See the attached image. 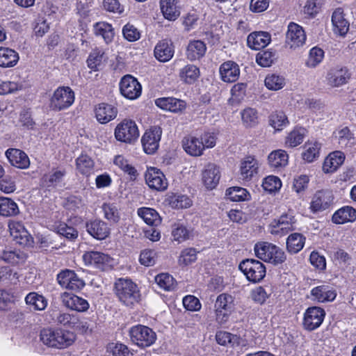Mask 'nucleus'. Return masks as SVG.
I'll return each instance as SVG.
<instances>
[{"label": "nucleus", "mask_w": 356, "mask_h": 356, "mask_svg": "<svg viewBox=\"0 0 356 356\" xmlns=\"http://www.w3.org/2000/svg\"><path fill=\"white\" fill-rule=\"evenodd\" d=\"M40 338L42 343L49 348L64 349L73 344L76 334L61 328H46L41 330Z\"/></svg>", "instance_id": "nucleus-1"}, {"label": "nucleus", "mask_w": 356, "mask_h": 356, "mask_svg": "<svg viewBox=\"0 0 356 356\" xmlns=\"http://www.w3.org/2000/svg\"><path fill=\"white\" fill-rule=\"evenodd\" d=\"M115 293L120 302L129 306L140 300L138 286L129 279L120 278L115 283Z\"/></svg>", "instance_id": "nucleus-2"}, {"label": "nucleus", "mask_w": 356, "mask_h": 356, "mask_svg": "<svg viewBox=\"0 0 356 356\" xmlns=\"http://www.w3.org/2000/svg\"><path fill=\"white\" fill-rule=\"evenodd\" d=\"M254 250L259 259L275 265L284 263L286 259L282 249L268 242L256 243Z\"/></svg>", "instance_id": "nucleus-3"}, {"label": "nucleus", "mask_w": 356, "mask_h": 356, "mask_svg": "<svg viewBox=\"0 0 356 356\" xmlns=\"http://www.w3.org/2000/svg\"><path fill=\"white\" fill-rule=\"evenodd\" d=\"M131 341L140 348H146L152 346L156 339V334L150 327L137 325L133 326L129 330Z\"/></svg>", "instance_id": "nucleus-4"}, {"label": "nucleus", "mask_w": 356, "mask_h": 356, "mask_svg": "<svg viewBox=\"0 0 356 356\" xmlns=\"http://www.w3.org/2000/svg\"><path fill=\"white\" fill-rule=\"evenodd\" d=\"M239 269L245 275L247 279L252 282H259L266 275V267L259 261L254 259H246L239 264Z\"/></svg>", "instance_id": "nucleus-5"}, {"label": "nucleus", "mask_w": 356, "mask_h": 356, "mask_svg": "<svg viewBox=\"0 0 356 356\" xmlns=\"http://www.w3.org/2000/svg\"><path fill=\"white\" fill-rule=\"evenodd\" d=\"M74 101V93L70 87H59L51 98L50 107L54 111H61L70 106Z\"/></svg>", "instance_id": "nucleus-6"}, {"label": "nucleus", "mask_w": 356, "mask_h": 356, "mask_svg": "<svg viewBox=\"0 0 356 356\" xmlns=\"http://www.w3.org/2000/svg\"><path fill=\"white\" fill-rule=\"evenodd\" d=\"M115 138L122 142L131 143L139 136L136 123L132 120H124L115 129Z\"/></svg>", "instance_id": "nucleus-7"}, {"label": "nucleus", "mask_w": 356, "mask_h": 356, "mask_svg": "<svg viewBox=\"0 0 356 356\" xmlns=\"http://www.w3.org/2000/svg\"><path fill=\"white\" fill-rule=\"evenodd\" d=\"M162 130L161 127L154 126L147 130L142 137L141 143L146 154H154L158 149Z\"/></svg>", "instance_id": "nucleus-8"}, {"label": "nucleus", "mask_w": 356, "mask_h": 356, "mask_svg": "<svg viewBox=\"0 0 356 356\" xmlns=\"http://www.w3.org/2000/svg\"><path fill=\"white\" fill-rule=\"evenodd\" d=\"M141 86L136 78L125 75L120 83L121 94L127 99H135L141 94Z\"/></svg>", "instance_id": "nucleus-9"}, {"label": "nucleus", "mask_w": 356, "mask_h": 356, "mask_svg": "<svg viewBox=\"0 0 356 356\" xmlns=\"http://www.w3.org/2000/svg\"><path fill=\"white\" fill-rule=\"evenodd\" d=\"M306 40L303 29L297 24L291 22L288 26L286 35V44L290 49H296L302 46Z\"/></svg>", "instance_id": "nucleus-10"}, {"label": "nucleus", "mask_w": 356, "mask_h": 356, "mask_svg": "<svg viewBox=\"0 0 356 356\" xmlns=\"http://www.w3.org/2000/svg\"><path fill=\"white\" fill-rule=\"evenodd\" d=\"M325 312L318 307L308 308L304 316L303 325L308 330H314L318 327L324 318Z\"/></svg>", "instance_id": "nucleus-11"}, {"label": "nucleus", "mask_w": 356, "mask_h": 356, "mask_svg": "<svg viewBox=\"0 0 356 356\" xmlns=\"http://www.w3.org/2000/svg\"><path fill=\"white\" fill-rule=\"evenodd\" d=\"M87 232L97 240H104L107 238L111 232V229L107 223L99 219L91 220L86 223Z\"/></svg>", "instance_id": "nucleus-12"}, {"label": "nucleus", "mask_w": 356, "mask_h": 356, "mask_svg": "<svg viewBox=\"0 0 356 356\" xmlns=\"http://www.w3.org/2000/svg\"><path fill=\"white\" fill-rule=\"evenodd\" d=\"M60 298L63 305L70 309L83 312L89 308V303L86 300L73 293H63Z\"/></svg>", "instance_id": "nucleus-13"}, {"label": "nucleus", "mask_w": 356, "mask_h": 356, "mask_svg": "<svg viewBox=\"0 0 356 356\" xmlns=\"http://www.w3.org/2000/svg\"><path fill=\"white\" fill-rule=\"evenodd\" d=\"M145 181L147 185L157 191H162L167 188L168 182L163 172L155 168L148 169L145 174Z\"/></svg>", "instance_id": "nucleus-14"}, {"label": "nucleus", "mask_w": 356, "mask_h": 356, "mask_svg": "<svg viewBox=\"0 0 356 356\" xmlns=\"http://www.w3.org/2000/svg\"><path fill=\"white\" fill-rule=\"evenodd\" d=\"M333 200L330 191L322 190L317 191L313 196L310 209L313 212H318L327 209Z\"/></svg>", "instance_id": "nucleus-15"}, {"label": "nucleus", "mask_w": 356, "mask_h": 356, "mask_svg": "<svg viewBox=\"0 0 356 356\" xmlns=\"http://www.w3.org/2000/svg\"><path fill=\"white\" fill-rule=\"evenodd\" d=\"M95 113L99 122L106 124L116 118L118 109L111 104L101 103L95 106Z\"/></svg>", "instance_id": "nucleus-16"}, {"label": "nucleus", "mask_w": 356, "mask_h": 356, "mask_svg": "<svg viewBox=\"0 0 356 356\" xmlns=\"http://www.w3.org/2000/svg\"><path fill=\"white\" fill-rule=\"evenodd\" d=\"M259 164L252 156H246L241 162L240 179L250 181L258 173Z\"/></svg>", "instance_id": "nucleus-17"}, {"label": "nucleus", "mask_w": 356, "mask_h": 356, "mask_svg": "<svg viewBox=\"0 0 356 356\" xmlns=\"http://www.w3.org/2000/svg\"><path fill=\"white\" fill-rule=\"evenodd\" d=\"M6 156L10 164L21 169L28 168L30 161L25 152L18 149H8L6 152Z\"/></svg>", "instance_id": "nucleus-18"}, {"label": "nucleus", "mask_w": 356, "mask_h": 356, "mask_svg": "<svg viewBox=\"0 0 356 356\" xmlns=\"http://www.w3.org/2000/svg\"><path fill=\"white\" fill-rule=\"evenodd\" d=\"M220 74L222 80L225 82L232 83L236 81L240 75L238 65L234 61H227L220 67Z\"/></svg>", "instance_id": "nucleus-19"}, {"label": "nucleus", "mask_w": 356, "mask_h": 356, "mask_svg": "<svg viewBox=\"0 0 356 356\" xmlns=\"http://www.w3.org/2000/svg\"><path fill=\"white\" fill-rule=\"evenodd\" d=\"M10 232L17 243L22 245H29L33 242V238L20 223L9 225Z\"/></svg>", "instance_id": "nucleus-20"}, {"label": "nucleus", "mask_w": 356, "mask_h": 356, "mask_svg": "<svg viewBox=\"0 0 356 356\" xmlns=\"http://www.w3.org/2000/svg\"><path fill=\"white\" fill-rule=\"evenodd\" d=\"M270 40V35L268 32H253L248 36L247 43L251 49L258 50L266 47Z\"/></svg>", "instance_id": "nucleus-21"}, {"label": "nucleus", "mask_w": 356, "mask_h": 356, "mask_svg": "<svg viewBox=\"0 0 356 356\" xmlns=\"http://www.w3.org/2000/svg\"><path fill=\"white\" fill-rule=\"evenodd\" d=\"M220 179V171L213 163H209L202 172V180L207 188L216 187Z\"/></svg>", "instance_id": "nucleus-22"}, {"label": "nucleus", "mask_w": 356, "mask_h": 356, "mask_svg": "<svg viewBox=\"0 0 356 356\" xmlns=\"http://www.w3.org/2000/svg\"><path fill=\"white\" fill-rule=\"evenodd\" d=\"M350 74L346 68H334L329 71L327 79L329 85L332 87H339L346 83Z\"/></svg>", "instance_id": "nucleus-23"}, {"label": "nucleus", "mask_w": 356, "mask_h": 356, "mask_svg": "<svg viewBox=\"0 0 356 356\" xmlns=\"http://www.w3.org/2000/svg\"><path fill=\"white\" fill-rule=\"evenodd\" d=\"M83 259L86 264L94 265L97 268H102L112 260L108 254L97 251L86 252L83 255Z\"/></svg>", "instance_id": "nucleus-24"}, {"label": "nucleus", "mask_w": 356, "mask_h": 356, "mask_svg": "<svg viewBox=\"0 0 356 356\" xmlns=\"http://www.w3.org/2000/svg\"><path fill=\"white\" fill-rule=\"evenodd\" d=\"M332 22L334 31L339 32L341 35H346L349 30L350 24L345 19L343 10L341 8H337L334 10L332 15Z\"/></svg>", "instance_id": "nucleus-25"}, {"label": "nucleus", "mask_w": 356, "mask_h": 356, "mask_svg": "<svg viewBox=\"0 0 356 356\" xmlns=\"http://www.w3.org/2000/svg\"><path fill=\"white\" fill-rule=\"evenodd\" d=\"M344 159V154L340 151L330 153L324 161L323 170L325 173L335 171L343 163Z\"/></svg>", "instance_id": "nucleus-26"}, {"label": "nucleus", "mask_w": 356, "mask_h": 356, "mask_svg": "<svg viewBox=\"0 0 356 356\" xmlns=\"http://www.w3.org/2000/svg\"><path fill=\"white\" fill-rule=\"evenodd\" d=\"M156 104L162 109L174 113L182 111L186 106V104L183 100L173 97L158 99L156 100Z\"/></svg>", "instance_id": "nucleus-27"}, {"label": "nucleus", "mask_w": 356, "mask_h": 356, "mask_svg": "<svg viewBox=\"0 0 356 356\" xmlns=\"http://www.w3.org/2000/svg\"><path fill=\"white\" fill-rule=\"evenodd\" d=\"M332 219L336 224L354 222L356 220V209L348 206L342 207L333 214Z\"/></svg>", "instance_id": "nucleus-28"}, {"label": "nucleus", "mask_w": 356, "mask_h": 356, "mask_svg": "<svg viewBox=\"0 0 356 356\" xmlns=\"http://www.w3.org/2000/svg\"><path fill=\"white\" fill-rule=\"evenodd\" d=\"M182 145L188 154L194 156H200L204 150L202 142L198 138L191 136L183 139Z\"/></svg>", "instance_id": "nucleus-29"}, {"label": "nucleus", "mask_w": 356, "mask_h": 356, "mask_svg": "<svg viewBox=\"0 0 356 356\" xmlns=\"http://www.w3.org/2000/svg\"><path fill=\"white\" fill-rule=\"evenodd\" d=\"M206 50V44L202 41H191L186 49V57L190 60H198L204 56Z\"/></svg>", "instance_id": "nucleus-30"}, {"label": "nucleus", "mask_w": 356, "mask_h": 356, "mask_svg": "<svg viewBox=\"0 0 356 356\" xmlns=\"http://www.w3.org/2000/svg\"><path fill=\"white\" fill-rule=\"evenodd\" d=\"M18 53L8 47H0V66L3 67H12L19 60Z\"/></svg>", "instance_id": "nucleus-31"}, {"label": "nucleus", "mask_w": 356, "mask_h": 356, "mask_svg": "<svg viewBox=\"0 0 356 356\" xmlns=\"http://www.w3.org/2000/svg\"><path fill=\"white\" fill-rule=\"evenodd\" d=\"M172 43L167 40L160 41L154 48V56L161 62L168 61L173 56Z\"/></svg>", "instance_id": "nucleus-32"}, {"label": "nucleus", "mask_w": 356, "mask_h": 356, "mask_svg": "<svg viewBox=\"0 0 356 356\" xmlns=\"http://www.w3.org/2000/svg\"><path fill=\"white\" fill-rule=\"evenodd\" d=\"M138 216L143 219L146 224L156 227L161 223V218L157 211L152 208L143 207L138 210Z\"/></svg>", "instance_id": "nucleus-33"}, {"label": "nucleus", "mask_w": 356, "mask_h": 356, "mask_svg": "<svg viewBox=\"0 0 356 356\" xmlns=\"http://www.w3.org/2000/svg\"><path fill=\"white\" fill-rule=\"evenodd\" d=\"M66 174L65 170L53 169L49 174H45L41 180L42 185L44 187L49 188L57 186L63 181Z\"/></svg>", "instance_id": "nucleus-34"}, {"label": "nucleus", "mask_w": 356, "mask_h": 356, "mask_svg": "<svg viewBox=\"0 0 356 356\" xmlns=\"http://www.w3.org/2000/svg\"><path fill=\"white\" fill-rule=\"evenodd\" d=\"M305 237L300 233L290 234L286 240V249L291 254L300 252L304 247Z\"/></svg>", "instance_id": "nucleus-35"}, {"label": "nucleus", "mask_w": 356, "mask_h": 356, "mask_svg": "<svg viewBox=\"0 0 356 356\" xmlns=\"http://www.w3.org/2000/svg\"><path fill=\"white\" fill-rule=\"evenodd\" d=\"M311 295L321 302L332 301L335 299L337 296L334 291L329 289V287L325 285L314 288L311 291Z\"/></svg>", "instance_id": "nucleus-36"}, {"label": "nucleus", "mask_w": 356, "mask_h": 356, "mask_svg": "<svg viewBox=\"0 0 356 356\" xmlns=\"http://www.w3.org/2000/svg\"><path fill=\"white\" fill-rule=\"evenodd\" d=\"M19 213V208L13 200L8 197H0V216L11 217Z\"/></svg>", "instance_id": "nucleus-37"}, {"label": "nucleus", "mask_w": 356, "mask_h": 356, "mask_svg": "<svg viewBox=\"0 0 356 356\" xmlns=\"http://www.w3.org/2000/svg\"><path fill=\"white\" fill-rule=\"evenodd\" d=\"M160 7L164 17L169 20H175L179 15L175 0H161Z\"/></svg>", "instance_id": "nucleus-38"}, {"label": "nucleus", "mask_w": 356, "mask_h": 356, "mask_svg": "<svg viewBox=\"0 0 356 356\" xmlns=\"http://www.w3.org/2000/svg\"><path fill=\"white\" fill-rule=\"evenodd\" d=\"M288 154L282 149L272 152L268 157L269 164L273 168L285 166L288 163Z\"/></svg>", "instance_id": "nucleus-39"}, {"label": "nucleus", "mask_w": 356, "mask_h": 356, "mask_svg": "<svg viewBox=\"0 0 356 356\" xmlns=\"http://www.w3.org/2000/svg\"><path fill=\"white\" fill-rule=\"evenodd\" d=\"M199 76V68L194 65H186L179 72L181 79L187 83H193L197 80Z\"/></svg>", "instance_id": "nucleus-40"}, {"label": "nucleus", "mask_w": 356, "mask_h": 356, "mask_svg": "<svg viewBox=\"0 0 356 356\" xmlns=\"http://www.w3.org/2000/svg\"><path fill=\"white\" fill-rule=\"evenodd\" d=\"M26 303L35 310H44L47 305V299L35 292L29 293L25 298Z\"/></svg>", "instance_id": "nucleus-41"}, {"label": "nucleus", "mask_w": 356, "mask_h": 356, "mask_svg": "<svg viewBox=\"0 0 356 356\" xmlns=\"http://www.w3.org/2000/svg\"><path fill=\"white\" fill-rule=\"evenodd\" d=\"M95 33L101 35L106 43H109L113 38L114 32L111 24L106 22H98L95 25Z\"/></svg>", "instance_id": "nucleus-42"}, {"label": "nucleus", "mask_w": 356, "mask_h": 356, "mask_svg": "<svg viewBox=\"0 0 356 356\" xmlns=\"http://www.w3.org/2000/svg\"><path fill=\"white\" fill-rule=\"evenodd\" d=\"M0 258L10 264H17L26 260V255L19 251L5 250L1 254Z\"/></svg>", "instance_id": "nucleus-43"}, {"label": "nucleus", "mask_w": 356, "mask_h": 356, "mask_svg": "<svg viewBox=\"0 0 356 356\" xmlns=\"http://www.w3.org/2000/svg\"><path fill=\"white\" fill-rule=\"evenodd\" d=\"M305 151L302 153V159L308 163H312L319 156L320 143L317 142L305 143Z\"/></svg>", "instance_id": "nucleus-44"}, {"label": "nucleus", "mask_w": 356, "mask_h": 356, "mask_svg": "<svg viewBox=\"0 0 356 356\" xmlns=\"http://www.w3.org/2000/svg\"><path fill=\"white\" fill-rule=\"evenodd\" d=\"M216 339L218 344L226 346L231 344L232 346H238L240 344V337L232 334L229 332L225 331L217 332L216 334Z\"/></svg>", "instance_id": "nucleus-45"}, {"label": "nucleus", "mask_w": 356, "mask_h": 356, "mask_svg": "<svg viewBox=\"0 0 356 356\" xmlns=\"http://www.w3.org/2000/svg\"><path fill=\"white\" fill-rule=\"evenodd\" d=\"M172 236L175 241L181 243L191 238L192 230L188 229L182 224L177 223L174 225L172 230Z\"/></svg>", "instance_id": "nucleus-46"}, {"label": "nucleus", "mask_w": 356, "mask_h": 356, "mask_svg": "<svg viewBox=\"0 0 356 356\" xmlns=\"http://www.w3.org/2000/svg\"><path fill=\"white\" fill-rule=\"evenodd\" d=\"M234 298L228 293H222L217 297L215 308L231 312L234 308Z\"/></svg>", "instance_id": "nucleus-47"}, {"label": "nucleus", "mask_w": 356, "mask_h": 356, "mask_svg": "<svg viewBox=\"0 0 356 356\" xmlns=\"http://www.w3.org/2000/svg\"><path fill=\"white\" fill-rule=\"evenodd\" d=\"M53 319L56 323L68 327L74 326L79 321L77 316L60 312L54 313Z\"/></svg>", "instance_id": "nucleus-48"}, {"label": "nucleus", "mask_w": 356, "mask_h": 356, "mask_svg": "<svg viewBox=\"0 0 356 356\" xmlns=\"http://www.w3.org/2000/svg\"><path fill=\"white\" fill-rule=\"evenodd\" d=\"M306 130L304 128H299L293 130L289 134L286 138V145L290 147H294L300 145L305 135Z\"/></svg>", "instance_id": "nucleus-49"}, {"label": "nucleus", "mask_w": 356, "mask_h": 356, "mask_svg": "<svg viewBox=\"0 0 356 356\" xmlns=\"http://www.w3.org/2000/svg\"><path fill=\"white\" fill-rule=\"evenodd\" d=\"M226 195L233 202H240L248 200L249 193L245 188L234 186L226 191Z\"/></svg>", "instance_id": "nucleus-50"}, {"label": "nucleus", "mask_w": 356, "mask_h": 356, "mask_svg": "<svg viewBox=\"0 0 356 356\" xmlns=\"http://www.w3.org/2000/svg\"><path fill=\"white\" fill-rule=\"evenodd\" d=\"M76 168L83 175H88L94 167V162L87 155H81L76 160Z\"/></svg>", "instance_id": "nucleus-51"}, {"label": "nucleus", "mask_w": 356, "mask_h": 356, "mask_svg": "<svg viewBox=\"0 0 356 356\" xmlns=\"http://www.w3.org/2000/svg\"><path fill=\"white\" fill-rule=\"evenodd\" d=\"M265 85L269 90H278L284 86L285 79L280 75L269 74L265 79Z\"/></svg>", "instance_id": "nucleus-52"}, {"label": "nucleus", "mask_w": 356, "mask_h": 356, "mask_svg": "<svg viewBox=\"0 0 356 356\" xmlns=\"http://www.w3.org/2000/svg\"><path fill=\"white\" fill-rule=\"evenodd\" d=\"M114 163L118 166L124 172L131 176V179H136L138 175L136 168L130 165L127 159L121 155H118L114 159Z\"/></svg>", "instance_id": "nucleus-53"}, {"label": "nucleus", "mask_w": 356, "mask_h": 356, "mask_svg": "<svg viewBox=\"0 0 356 356\" xmlns=\"http://www.w3.org/2000/svg\"><path fill=\"white\" fill-rule=\"evenodd\" d=\"M269 122L275 130H281L288 123V119L283 112L276 111L269 116Z\"/></svg>", "instance_id": "nucleus-54"}, {"label": "nucleus", "mask_w": 356, "mask_h": 356, "mask_svg": "<svg viewBox=\"0 0 356 356\" xmlns=\"http://www.w3.org/2000/svg\"><path fill=\"white\" fill-rule=\"evenodd\" d=\"M324 57V51L318 47L312 48L307 60L306 65L309 67H316L323 60Z\"/></svg>", "instance_id": "nucleus-55"}, {"label": "nucleus", "mask_w": 356, "mask_h": 356, "mask_svg": "<svg viewBox=\"0 0 356 356\" xmlns=\"http://www.w3.org/2000/svg\"><path fill=\"white\" fill-rule=\"evenodd\" d=\"M104 217L109 221L114 223L118 222L120 219V213L117 207L113 204L104 203L102 205Z\"/></svg>", "instance_id": "nucleus-56"}, {"label": "nucleus", "mask_w": 356, "mask_h": 356, "mask_svg": "<svg viewBox=\"0 0 356 356\" xmlns=\"http://www.w3.org/2000/svg\"><path fill=\"white\" fill-rule=\"evenodd\" d=\"M107 351L113 356H134L127 346L119 343L108 344Z\"/></svg>", "instance_id": "nucleus-57"}, {"label": "nucleus", "mask_w": 356, "mask_h": 356, "mask_svg": "<svg viewBox=\"0 0 356 356\" xmlns=\"http://www.w3.org/2000/svg\"><path fill=\"white\" fill-rule=\"evenodd\" d=\"M155 280L161 288L166 291H170L175 288L174 278L168 273L158 275L156 276Z\"/></svg>", "instance_id": "nucleus-58"}, {"label": "nucleus", "mask_w": 356, "mask_h": 356, "mask_svg": "<svg viewBox=\"0 0 356 356\" xmlns=\"http://www.w3.org/2000/svg\"><path fill=\"white\" fill-rule=\"evenodd\" d=\"M262 186L265 191L272 193L280 189L282 186V183L277 177L271 175L264 179Z\"/></svg>", "instance_id": "nucleus-59"}, {"label": "nucleus", "mask_w": 356, "mask_h": 356, "mask_svg": "<svg viewBox=\"0 0 356 356\" xmlns=\"http://www.w3.org/2000/svg\"><path fill=\"white\" fill-rule=\"evenodd\" d=\"M56 229L58 234L63 236L67 239L74 240L78 236L77 230L65 223H60L56 226Z\"/></svg>", "instance_id": "nucleus-60"}, {"label": "nucleus", "mask_w": 356, "mask_h": 356, "mask_svg": "<svg viewBox=\"0 0 356 356\" xmlns=\"http://www.w3.org/2000/svg\"><path fill=\"white\" fill-rule=\"evenodd\" d=\"M289 223H284L282 224L280 223V221H275L274 223L271 225L272 229H271V234H286L289 231L293 230V224L296 222V221H290L289 220Z\"/></svg>", "instance_id": "nucleus-61"}, {"label": "nucleus", "mask_w": 356, "mask_h": 356, "mask_svg": "<svg viewBox=\"0 0 356 356\" xmlns=\"http://www.w3.org/2000/svg\"><path fill=\"white\" fill-rule=\"evenodd\" d=\"M275 59V54L269 50L263 51L257 55V63L262 67H269Z\"/></svg>", "instance_id": "nucleus-62"}, {"label": "nucleus", "mask_w": 356, "mask_h": 356, "mask_svg": "<svg viewBox=\"0 0 356 356\" xmlns=\"http://www.w3.org/2000/svg\"><path fill=\"white\" fill-rule=\"evenodd\" d=\"M23 85L21 83L15 81H3L0 83V95L13 93L22 90Z\"/></svg>", "instance_id": "nucleus-63"}, {"label": "nucleus", "mask_w": 356, "mask_h": 356, "mask_svg": "<svg viewBox=\"0 0 356 356\" xmlns=\"http://www.w3.org/2000/svg\"><path fill=\"white\" fill-rule=\"evenodd\" d=\"M241 118L246 126L252 127L257 123V112L253 108L244 109L241 113Z\"/></svg>", "instance_id": "nucleus-64"}]
</instances>
